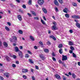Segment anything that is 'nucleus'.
Wrapping results in <instances>:
<instances>
[{
    "label": "nucleus",
    "instance_id": "1",
    "mask_svg": "<svg viewBox=\"0 0 80 80\" xmlns=\"http://www.w3.org/2000/svg\"><path fill=\"white\" fill-rule=\"evenodd\" d=\"M67 56H64V55H62V61H65L67 60Z\"/></svg>",
    "mask_w": 80,
    "mask_h": 80
},
{
    "label": "nucleus",
    "instance_id": "2",
    "mask_svg": "<svg viewBox=\"0 0 80 80\" xmlns=\"http://www.w3.org/2000/svg\"><path fill=\"white\" fill-rule=\"evenodd\" d=\"M19 56L20 58H22L23 57V54L22 53V52H21V51H19L18 52Z\"/></svg>",
    "mask_w": 80,
    "mask_h": 80
},
{
    "label": "nucleus",
    "instance_id": "3",
    "mask_svg": "<svg viewBox=\"0 0 80 80\" xmlns=\"http://www.w3.org/2000/svg\"><path fill=\"white\" fill-rule=\"evenodd\" d=\"M55 77H56V78H57V79H58V80H60V79H61L60 76L58 74H56Z\"/></svg>",
    "mask_w": 80,
    "mask_h": 80
},
{
    "label": "nucleus",
    "instance_id": "4",
    "mask_svg": "<svg viewBox=\"0 0 80 80\" xmlns=\"http://www.w3.org/2000/svg\"><path fill=\"white\" fill-rule=\"evenodd\" d=\"M28 70L27 69H22V73H27L28 72Z\"/></svg>",
    "mask_w": 80,
    "mask_h": 80
},
{
    "label": "nucleus",
    "instance_id": "5",
    "mask_svg": "<svg viewBox=\"0 0 80 80\" xmlns=\"http://www.w3.org/2000/svg\"><path fill=\"white\" fill-rule=\"evenodd\" d=\"M54 4L57 5V6H58L59 5V4H58V2L57 0H55L54 1Z\"/></svg>",
    "mask_w": 80,
    "mask_h": 80
},
{
    "label": "nucleus",
    "instance_id": "6",
    "mask_svg": "<svg viewBox=\"0 0 80 80\" xmlns=\"http://www.w3.org/2000/svg\"><path fill=\"white\" fill-rule=\"evenodd\" d=\"M18 18L20 21H22V16L21 15H18Z\"/></svg>",
    "mask_w": 80,
    "mask_h": 80
},
{
    "label": "nucleus",
    "instance_id": "7",
    "mask_svg": "<svg viewBox=\"0 0 80 80\" xmlns=\"http://www.w3.org/2000/svg\"><path fill=\"white\" fill-rule=\"evenodd\" d=\"M40 57L41 59L42 60H44L45 59V57H44L43 55H40Z\"/></svg>",
    "mask_w": 80,
    "mask_h": 80
},
{
    "label": "nucleus",
    "instance_id": "8",
    "mask_svg": "<svg viewBox=\"0 0 80 80\" xmlns=\"http://www.w3.org/2000/svg\"><path fill=\"white\" fill-rule=\"evenodd\" d=\"M12 38H13V40H14V42H16L17 41V38L16 37L13 36H12Z\"/></svg>",
    "mask_w": 80,
    "mask_h": 80
},
{
    "label": "nucleus",
    "instance_id": "9",
    "mask_svg": "<svg viewBox=\"0 0 80 80\" xmlns=\"http://www.w3.org/2000/svg\"><path fill=\"white\" fill-rule=\"evenodd\" d=\"M42 10L45 13H47V9L45 8H42Z\"/></svg>",
    "mask_w": 80,
    "mask_h": 80
},
{
    "label": "nucleus",
    "instance_id": "10",
    "mask_svg": "<svg viewBox=\"0 0 80 80\" xmlns=\"http://www.w3.org/2000/svg\"><path fill=\"white\" fill-rule=\"evenodd\" d=\"M40 46L41 48H44V45H43V43L42 42H40Z\"/></svg>",
    "mask_w": 80,
    "mask_h": 80
},
{
    "label": "nucleus",
    "instance_id": "11",
    "mask_svg": "<svg viewBox=\"0 0 80 80\" xmlns=\"http://www.w3.org/2000/svg\"><path fill=\"white\" fill-rule=\"evenodd\" d=\"M15 51L16 52H18L19 51V49L17 47H15Z\"/></svg>",
    "mask_w": 80,
    "mask_h": 80
},
{
    "label": "nucleus",
    "instance_id": "12",
    "mask_svg": "<svg viewBox=\"0 0 80 80\" xmlns=\"http://www.w3.org/2000/svg\"><path fill=\"white\" fill-rule=\"evenodd\" d=\"M50 38H52V39H53V40H55V41L57 40V39H56V38H55V37L53 36H50Z\"/></svg>",
    "mask_w": 80,
    "mask_h": 80
},
{
    "label": "nucleus",
    "instance_id": "13",
    "mask_svg": "<svg viewBox=\"0 0 80 80\" xmlns=\"http://www.w3.org/2000/svg\"><path fill=\"white\" fill-rule=\"evenodd\" d=\"M59 52L60 54H62V53H63V50L62 48H60L59 49Z\"/></svg>",
    "mask_w": 80,
    "mask_h": 80
},
{
    "label": "nucleus",
    "instance_id": "14",
    "mask_svg": "<svg viewBox=\"0 0 80 80\" xmlns=\"http://www.w3.org/2000/svg\"><path fill=\"white\" fill-rule=\"evenodd\" d=\"M6 60L8 62H10V58L8 56H6Z\"/></svg>",
    "mask_w": 80,
    "mask_h": 80
},
{
    "label": "nucleus",
    "instance_id": "15",
    "mask_svg": "<svg viewBox=\"0 0 80 80\" xmlns=\"http://www.w3.org/2000/svg\"><path fill=\"white\" fill-rule=\"evenodd\" d=\"M29 38L30 39H31V40H32V41H34V40H35L34 38H33V36H29Z\"/></svg>",
    "mask_w": 80,
    "mask_h": 80
},
{
    "label": "nucleus",
    "instance_id": "16",
    "mask_svg": "<svg viewBox=\"0 0 80 80\" xmlns=\"http://www.w3.org/2000/svg\"><path fill=\"white\" fill-rule=\"evenodd\" d=\"M52 28L53 29V30H57L58 28L57 27V26H52Z\"/></svg>",
    "mask_w": 80,
    "mask_h": 80
},
{
    "label": "nucleus",
    "instance_id": "17",
    "mask_svg": "<svg viewBox=\"0 0 80 80\" xmlns=\"http://www.w3.org/2000/svg\"><path fill=\"white\" fill-rule=\"evenodd\" d=\"M76 25L78 28H80V24H79V23H76Z\"/></svg>",
    "mask_w": 80,
    "mask_h": 80
},
{
    "label": "nucleus",
    "instance_id": "18",
    "mask_svg": "<svg viewBox=\"0 0 80 80\" xmlns=\"http://www.w3.org/2000/svg\"><path fill=\"white\" fill-rule=\"evenodd\" d=\"M68 44L69 45H73V43L71 41L68 42Z\"/></svg>",
    "mask_w": 80,
    "mask_h": 80
},
{
    "label": "nucleus",
    "instance_id": "19",
    "mask_svg": "<svg viewBox=\"0 0 80 80\" xmlns=\"http://www.w3.org/2000/svg\"><path fill=\"white\" fill-rule=\"evenodd\" d=\"M72 76L73 77V78L74 79L75 78H76V75H75V74L74 73H72Z\"/></svg>",
    "mask_w": 80,
    "mask_h": 80
},
{
    "label": "nucleus",
    "instance_id": "20",
    "mask_svg": "<svg viewBox=\"0 0 80 80\" xmlns=\"http://www.w3.org/2000/svg\"><path fill=\"white\" fill-rule=\"evenodd\" d=\"M62 47H63V45L62 44H59L58 47L59 48H62Z\"/></svg>",
    "mask_w": 80,
    "mask_h": 80
},
{
    "label": "nucleus",
    "instance_id": "21",
    "mask_svg": "<svg viewBox=\"0 0 80 80\" xmlns=\"http://www.w3.org/2000/svg\"><path fill=\"white\" fill-rule=\"evenodd\" d=\"M44 3V1L43 0H40V5H43Z\"/></svg>",
    "mask_w": 80,
    "mask_h": 80
},
{
    "label": "nucleus",
    "instance_id": "22",
    "mask_svg": "<svg viewBox=\"0 0 80 80\" xmlns=\"http://www.w3.org/2000/svg\"><path fill=\"white\" fill-rule=\"evenodd\" d=\"M44 50L45 52H46V53H48V52H49V50H48V49H44Z\"/></svg>",
    "mask_w": 80,
    "mask_h": 80
},
{
    "label": "nucleus",
    "instance_id": "23",
    "mask_svg": "<svg viewBox=\"0 0 80 80\" xmlns=\"http://www.w3.org/2000/svg\"><path fill=\"white\" fill-rule=\"evenodd\" d=\"M41 21L42 23V24H43V25H45V22L44 21H43V20L42 19H41Z\"/></svg>",
    "mask_w": 80,
    "mask_h": 80
},
{
    "label": "nucleus",
    "instance_id": "24",
    "mask_svg": "<svg viewBox=\"0 0 80 80\" xmlns=\"http://www.w3.org/2000/svg\"><path fill=\"white\" fill-rule=\"evenodd\" d=\"M72 4L73 5V6H74V7H77V3L75 2H72Z\"/></svg>",
    "mask_w": 80,
    "mask_h": 80
},
{
    "label": "nucleus",
    "instance_id": "25",
    "mask_svg": "<svg viewBox=\"0 0 80 80\" xmlns=\"http://www.w3.org/2000/svg\"><path fill=\"white\" fill-rule=\"evenodd\" d=\"M3 44L4 46L6 47H7V46H8V45L7 44V42H4Z\"/></svg>",
    "mask_w": 80,
    "mask_h": 80
},
{
    "label": "nucleus",
    "instance_id": "26",
    "mask_svg": "<svg viewBox=\"0 0 80 80\" xmlns=\"http://www.w3.org/2000/svg\"><path fill=\"white\" fill-rule=\"evenodd\" d=\"M65 17L67 18H69L70 17V15L68 14H65Z\"/></svg>",
    "mask_w": 80,
    "mask_h": 80
},
{
    "label": "nucleus",
    "instance_id": "27",
    "mask_svg": "<svg viewBox=\"0 0 80 80\" xmlns=\"http://www.w3.org/2000/svg\"><path fill=\"white\" fill-rule=\"evenodd\" d=\"M29 61L30 62V63H33V60L32 59H29Z\"/></svg>",
    "mask_w": 80,
    "mask_h": 80
},
{
    "label": "nucleus",
    "instance_id": "28",
    "mask_svg": "<svg viewBox=\"0 0 80 80\" xmlns=\"http://www.w3.org/2000/svg\"><path fill=\"white\" fill-rule=\"evenodd\" d=\"M72 56L73 57H74V58H77V56L74 53H72Z\"/></svg>",
    "mask_w": 80,
    "mask_h": 80
},
{
    "label": "nucleus",
    "instance_id": "29",
    "mask_svg": "<svg viewBox=\"0 0 80 80\" xmlns=\"http://www.w3.org/2000/svg\"><path fill=\"white\" fill-rule=\"evenodd\" d=\"M5 28L6 30H7V31H10V29H9V28H8L7 27H6Z\"/></svg>",
    "mask_w": 80,
    "mask_h": 80
},
{
    "label": "nucleus",
    "instance_id": "30",
    "mask_svg": "<svg viewBox=\"0 0 80 80\" xmlns=\"http://www.w3.org/2000/svg\"><path fill=\"white\" fill-rule=\"evenodd\" d=\"M59 2L61 3V4H62L63 3V1L62 0H58Z\"/></svg>",
    "mask_w": 80,
    "mask_h": 80
},
{
    "label": "nucleus",
    "instance_id": "31",
    "mask_svg": "<svg viewBox=\"0 0 80 80\" xmlns=\"http://www.w3.org/2000/svg\"><path fill=\"white\" fill-rule=\"evenodd\" d=\"M28 3L29 5H31L32 4V0H29Z\"/></svg>",
    "mask_w": 80,
    "mask_h": 80
},
{
    "label": "nucleus",
    "instance_id": "32",
    "mask_svg": "<svg viewBox=\"0 0 80 80\" xmlns=\"http://www.w3.org/2000/svg\"><path fill=\"white\" fill-rule=\"evenodd\" d=\"M18 32L19 33H20V34H22V33H23V32H22L21 30H19Z\"/></svg>",
    "mask_w": 80,
    "mask_h": 80
},
{
    "label": "nucleus",
    "instance_id": "33",
    "mask_svg": "<svg viewBox=\"0 0 80 80\" xmlns=\"http://www.w3.org/2000/svg\"><path fill=\"white\" fill-rule=\"evenodd\" d=\"M47 44H48V45H51V43L50 42L48 41L47 42Z\"/></svg>",
    "mask_w": 80,
    "mask_h": 80
},
{
    "label": "nucleus",
    "instance_id": "34",
    "mask_svg": "<svg viewBox=\"0 0 80 80\" xmlns=\"http://www.w3.org/2000/svg\"><path fill=\"white\" fill-rule=\"evenodd\" d=\"M23 78L24 79H27V76L24 75L22 76Z\"/></svg>",
    "mask_w": 80,
    "mask_h": 80
},
{
    "label": "nucleus",
    "instance_id": "35",
    "mask_svg": "<svg viewBox=\"0 0 80 80\" xmlns=\"http://www.w3.org/2000/svg\"><path fill=\"white\" fill-rule=\"evenodd\" d=\"M31 12H32V14H33V15H36V13H35L34 12L32 11Z\"/></svg>",
    "mask_w": 80,
    "mask_h": 80
},
{
    "label": "nucleus",
    "instance_id": "36",
    "mask_svg": "<svg viewBox=\"0 0 80 80\" xmlns=\"http://www.w3.org/2000/svg\"><path fill=\"white\" fill-rule=\"evenodd\" d=\"M12 67L13 68H15L16 67V65L14 64H13L12 65Z\"/></svg>",
    "mask_w": 80,
    "mask_h": 80
},
{
    "label": "nucleus",
    "instance_id": "37",
    "mask_svg": "<svg viewBox=\"0 0 80 80\" xmlns=\"http://www.w3.org/2000/svg\"><path fill=\"white\" fill-rule=\"evenodd\" d=\"M25 57L26 58H28V57H29V55H28V54H26L25 55Z\"/></svg>",
    "mask_w": 80,
    "mask_h": 80
},
{
    "label": "nucleus",
    "instance_id": "38",
    "mask_svg": "<svg viewBox=\"0 0 80 80\" xmlns=\"http://www.w3.org/2000/svg\"><path fill=\"white\" fill-rule=\"evenodd\" d=\"M70 49L72 50H74V48L72 46L70 47Z\"/></svg>",
    "mask_w": 80,
    "mask_h": 80
},
{
    "label": "nucleus",
    "instance_id": "39",
    "mask_svg": "<svg viewBox=\"0 0 80 80\" xmlns=\"http://www.w3.org/2000/svg\"><path fill=\"white\" fill-rule=\"evenodd\" d=\"M22 7L23 8H26V5H25L23 4L22 5Z\"/></svg>",
    "mask_w": 80,
    "mask_h": 80
},
{
    "label": "nucleus",
    "instance_id": "40",
    "mask_svg": "<svg viewBox=\"0 0 80 80\" xmlns=\"http://www.w3.org/2000/svg\"><path fill=\"white\" fill-rule=\"evenodd\" d=\"M55 10L56 12H58V8H55Z\"/></svg>",
    "mask_w": 80,
    "mask_h": 80
},
{
    "label": "nucleus",
    "instance_id": "41",
    "mask_svg": "<svg viewBox=\"0 0 80 80\" xmlns=\"http://www.w3.org/2000/svg\"><path fill=\"white\" fill-rule=\"evenodd\" d=\"M69 32L70 33H73V30L71 29L69 30Z\"/></svg>",
    "mask_w": 80,
    "mask_h": 80
},
{
    "label": "nucleus",
    "instance_id": "42",
    "mask_svg": "<svg viewBox=\"0 0 80 80\" xmlns=\"http://www.w3.org/2000/svg\"><path fill=\"white\" fill-rule=\"evenodd\" d=\"M8 73H6V75H6V77H7V78H8V77H9V76H8Z\"/></svg>",
    "mask_w": 80,
    "mask_h": 80
},
{
    "label": "nucleus",
    "instance_id": "43",
    "mask_svg": "<svg viewBox=\"0 0 80 80\" xmlns=\"http://www.w3.org/2000/svg\"><path fill=\"white\" fill-rule=\"evenodd\" d=\"M28 53H29V54H31V55H32V53L31 52H30V51L28 50Z\"/></svg>",
    "mask_w": 80,
    "mask_h": 80
},
{
    "label": "nucleus",
    "instance_id": "44",
    "mask_svg": "<svg viewBox=\"0 0 80 80\" xmlns=\"http://www.w3.org/2000/svg\"><path fill=\"white\" fill-rule=\"evenodd\" d=\"M52 60L53 61H54V62H55V61H56V59H55V58L54 57H52Z\"/></svg>",
    "mask_w": 80,
    "mask_h": 80
},
{
    "label": "nucleus",
    "instance_id": "45",
    "mask_svg": "<svg viewBox=\"0 0 80 80\" xmlns=\"http://www.w3.org/2000/svg\"><path fill=\"white\" fill-rule=\"evenodd\" d=\"M0 79L2 80H3V77H2V76H0Z\"/></svg>",
    "mask_w": 80,
    "mask_h": 80
},
{
    "label": "nucleus",
    "instance_id": "46",
    "mask_svg": "<svg viewBox=\"0 0 80 80\" xmlns=\"http://www.w3.org/2000/svg\"><path fill=\"white\" fill-rule=\"evenodd\" d=\"M34 20H38V18L37 17H34Z\"/></svg>",
    "mask_w": 80,
    "mask_h": 80
},
{
    "label": "nucleus",
    "instance_id": "47",
    "mask_svg": "<svg viewBox=\"0 0 80 80\" xmlns=\"http://www.w3.org/2000/svg\"><path fill=\"white\" fill-rule=\"evenodd\" d=\"M7 23L8 25H9V26H10L11 25V23L10 22H8Z\"/></svg>",
    "mask_w": 80,
    "mask_h": 80
},
{
    "label": "nucleus",
    "instance_id": "48",
    "mask_svg": "<svg viewBox=\"0 0 80 80\" xmlns=\"http://www.w3.org/2000/svg\"><path fill=\"white\" fill-rule=\"evenodd\" d=\"M38 4L40 5V0H38Z\"/></svg>",
    "mask_w": 80,
    "mask_h": 80
},
{
    "label": "nucleus",
    "instance_id": "49",
    "mask_svg": "<svg viewBox=\"0 0 80 80\" xmlns=\"http://www.w3.org/2000/svg\"><path fill=\"white\" fill-rule=\"evenodd\" d=\"M43 18L44 20H45V21H47V19H46V18H45V16H43Z\"/></svg>",
    "mask_w": 80,
    "mask_h": 80
},
{
    "label": "nucleus",
    "instance_id": "50",
    "mask_svg": "<svg viewBox=\"0 0 80 80\" xmlns=\"http://www.w3.org/2000/svg\"><path fill=\"white\" fill-rule=\"evenodd\" d=\"M27 15L29 16V17H31L32 16V15H31L29 13H28Z\"/></svg>",
    "mask_w": 80,
    "mask_h": 80
},
{
    "label": "nucleus",
    "instance_id": "51",
    "mask_svg": "<svg viewBox=\"0 0 80 80\" xmlns=\"http://www.w3.org/2000/svg\"><path fill=\"white\" fill-rule=\"evenodd\" d=\"M52 57H54V56H55V55L54 52H52Z\"/></svg>",
    "mask_w": 80,
    "mask_h": 80
},
{
    "label": "nucleus",
    "instance_id": "52",
    "mask_svg": "<svg viewBox=\"0 0 80 80\" xmlns=\"http://www.w3.org/2000/svg\"><path fill=\"white\" fill-rule=\"evenodd\" d=\"M53 24L54 25V26H56V25H57V23H56V22H53Z\"/></svg>",
    "mask_w": 80,
    "mask_h": 80
},
{
    "label": "nucleus",
    "instance_id": "53",
    "mask_svg": "<svg viewBox=\"0 0 80 80\" xmlns=\"http://www.w3.org/2000/svg\"><path fill=\"white\" fill-rule=\"evenodd\" d=\"M72 17L73 18H76V16H72Z\"/></svg>",
    "mask_w": 80,
    "mask_h": 80
},
{
    "label": "nucleus",
    "instance_id": "54",
    "mask_svg": "<svg viewBox=\"0 0 80 80\" xmlns=\"http://www.w3.org/2000/svg\"><path fill=\"white\" fill-rule=\"evenodd\" d=\"M34 70H33V69L31 68V72H32V73H33V71Z\"/></svg>",
    "mask_w": 80,
    "mask_h": 80
},
{
    "label": "nucleus",
    "instance_id": "55",
    "mask_svg": "<svg viewBox=\"0 0 80 80\" xmlns=\"http://www.w3.org/2000/svg\"><path fill=\"white\" fill-rule=\"evenodd\" d=\"M80 18V17L78 16H76V18Z\"/></svg>",
    "mask_w": 80,
    "mask_h": 80
},
{
    "label": "nucleus",
    "instance_id": "56",
    "mask_svg": "<svg viewBox=\"0 0 80 80\" xmlns=\"http://www.w3.org/2000/svg\"><path fill=\"white\" fill-rule=\"evenodd\" d=\"M63 80H66V78H65V77H64V76H63Z\"/></svg>",
    "mask_w": 80,
    "mask_h": 80
},
{
    "label": "nucleus",
    "instance_id": "57",
    "mask_svg": "<svg viewBox=\"0 0 80 80\" xmlns=\"http://www.w3.org/2000/svg\"><path fill=\"white\" fill-rule=\"evenodd\" d=\"M12 57L14 58H17V57L15 55H13V56H12Z\"/></svg>",
    "mask_w": 80,
    "mask_h": 80
},
{
    "label": "nucleus",
    "instance_id": "58",
    "mask_svg": "<svg viewBox=\"0 0 80 80\" xmlns=\"http://www.w3.org/2000/svg\"><path fill=\"white\" fill-rule=\"evenodd\" d=\"M2 42L0 40V47L2 46Z\"/></svg>",
    "mask_w": 80,
    "mask_h": 80
},
{
    "label": "nucleus",
    "instance_id": "59",
    "mask_svg": "<svg viewBox=\"0 0 80 80\" xmlns=\"http://www.w3.org/2000/svg\"><path fill=\"white\" fill-rule=\"evenodd\" d=\"M35 67H36V69H37V70H38L39 68H38V66H35Z\"/></svg>",
    "mask_w": 80,
    "mask_h": 80
},
{
    "label": "nucleus",
    "instance_id": "60",
    "mask_svg": "<svg viewBox=\"0 0 80 80\" xmlns=\"http://www.w3.org/2000/svg\"><path fill=\"white\" fill-rule=\"evenodd\" d=\"M32 80H35V78L34 77L32 76Z\"/></svg>",
    "mask_w": 80,
    "mask_h": 80
},
{
    "label": "nucleus",
    "instance_id": "61",
    "mask_svg": "<svg viewBox=\"0 0 80 80\" xmlns=\"http://www.w3.org/2000/svg\"><path fill=\"white\" fill-rule=\"evenodd\" d=\"M63 11L64 12H65V13H67V11L65 9H63Z\"/></svg>",
    "mask_w": 80,
    "mask_h": 80
},
{
    "label": "nucleus",
    "instance_id": "62",
    "mask_svg": "<svg viewBox=\"0 0 80 80\" xmlns=\"http://www.w3.org/2000/svg\"><path fill=\"white\" fill-rule=\"evenodd\" d=\"M69 53H73V51L72 50H70L69 51Z\"/></svg>",
    "mask_w": 80,
    "mask_h": 80
},
{
    "label": "nucleus",
    "instance_id": "63",
    "mask_svg": "<svg viewBox=\"0 0 80 80\" xmlns=\"http://www.w3.org/2000/svg\"><path fill=\"white\" fill-rule=\"evenodd\" d=\"M34 48H35V49H37V48H37V47L36 46H34Z\"/></svg>",
    "mask_w": 80,
    "mask_h": 80
},
{
    "label": "nucleus",
    "instance_id": "64",
    "mask_svg": "<svg viewBox=\"0 0 80 80\" xmlns=\"http://www.w3.org/2000/svg\"><path fill=\"white\" fill-rule=\"evenodd\" d=\"M16 63L17 64H19V62L16 61Z\"/></svg>",
    "mask_w": 80,
    "mask_h": 80
}]
</instances>
